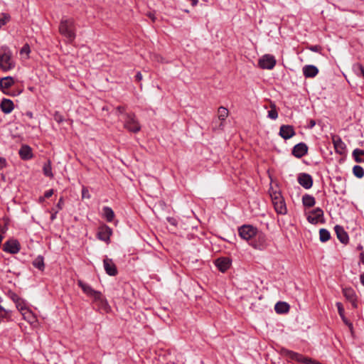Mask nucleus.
<instances>
[{"mask_svg": "<svg viewBox=\"0 0 364 364\" xmlns=\"http://www.w3.org/2000/svg\"><path fill=\"white\" fill-rule=\"evenodd\" d=\"M77 284L81 287L85 294L93 297L95 301L98 302L102 309H106L108 307V303L100 291L94 290L90 285L84 283L82 280H78Z\"/></svg>", "mask_w": 364, "mask_h": 364, "instance_id": "obj_1", "label": "nucleus"}, {"mask_svg": "<svg viewBox=\"0 0 364 364\" xmlns=\"http://www.w3.org/2000/svg\"><path fill=\"white\" fill-rule=\"evenodd\" d=\"M82 197L83 198H90V195L89 193L87 188H86V187H83L82 188Z\"/></svg>", "mask_w": 364, "mask_h": 364, "instance_id": "obj_39", "label": "nucleus"}, {"mask_svg": "<svg viewBox=\"0 0 364 364\" xmlns=\"http://www.w3.org/2000/svg\"><path fill=\"white\" fill-rule=\"evenodd\" d=\"M135 79L136 81L139 82L142 80V75L140 72H138L135 75Z\"/></svg>", "mask_w": 364, "mask_h": 364, "instance_id": "obj_49", "label": "nucleus"}, {"mask_svg": "<svg viewBox=\"0 0 364 364\" xmlns=\"http://www.w3.org/2000/svg\"><path fill=\"white\" fill-rule=\"evenodd\" d=\"M6 165V161L5 159L0 157V169H2Z\"/></svg>", "mask_w": 364, "mask_h": 364, "instance_id": "obj_45", "label": "nucleus"}, {"mask_svg": "<svg viewBox=\"0 0 364 364\" xmlns=\"http://www.w3.org/2000/svg\"><path fill=\"white\" fill-rule=\"evenodd\" d=\"M275 211L280 215H285L287 212L286 203L280 191L271 188L269 190Z\"/></svg>", "mask_w": 364, "mask_h": 364, "instance_id": "obj_2", "label": "nucleus"}, {"mask_svg": "<svg viewBox=\"0 0 364 364\" xmlns=\"http://www.w3.org/2000/svg\"><path fill=\"white\" fill-rule=\"evenodd\" d=\"M14 84V80L12 77L8 76L5 77H2L0 79V87L4 92V93H6L5 92L6 89H9Z\"/></svg>", "mask_w": 364, "mask_h": 364, "instance_id": "obj_23", "label": "nucleus"}, {"mask_svg": "<svg viewBox=\"0 0 364 364\" xmlns=\"http://www.w3.org/2000/svg\"><path fill=\"white\" fill-rule=\"evenodd\" d=\"M323 211L320 208H316L309 213L307 220L311 224H316L320 218L323 217Z\"/></svg>", "mask_w": 364, "mask_h": 364, "instance_id": "obj_13", "label": "nucleus"}, {"mask_svg": "<svg viewBox=\"0 0 364 364\" xmlns=\"http://www.w3.org/2000/svg\"><path fill=\"white\" fill-rule=\"evenodd\" d=\"M14 67L11 60V55L9 52H4L0 54V68L4 71L9 70Z\"/></svg>", "mask_w": 364, "mask_h": 364, "instance_id": "obj_8", "label": "nucleus"}, {"mask_svg": "<svg viewBox=\"0 0 364 364\" xmlns=\"http://www.w3.org/2000/svg\"><path fill=\"white\" fill-rule=\"evenodd\" d=\"M33 265L38 269L39 270L43 271L45 267L44 264V259L43 257L41 255H38L33 261Z\"/></svg>", "mask_w": 364, "mask_h": 364, "instance_id": "obj_29", "label": "nucleus"}, {"mask_svg": "<svg viewBox=\"0 0 364 364\" xmlns=\"http://www.w3.org/2000/svg\"><path fill=\"white\" fill-rule=\"evenodd\" d=\"M5 21L2 18H0V28L5 24Z\"/></svg>", "mask_w": 364, "mask_h": 364, "instance_id": "obj_56", "label": "nucleus"}, {"mask_svg": "<svg viewBox=\"0 0 364 364\" xmlns=\"http://www.w3.org/2000/svg\"><path fill=\"white\" fill-rule=\"evenodd\" d=\"M364 155V150L360 149H355L353 151L352 156L354 160L357 163H364V159L361 158V156Z\"/></svg>", "mask_w": 364, "mask_h": 364, "instance_id": "obj_27", "label": "nucleus"}, {"mask_svg": "<svg viewBox=\"0 0 364 364\" xmlns=\"http://www.w3.org/2000/svg\"><path fill=\"white\" fill-rule=\"evenodd\" d=\"M286 355L291 359L296 360L299 363L314 364V361H313L311 358L304 357L303 355L291 350H287Z\"/></svg>", "mask_w": 364, "mask_h": 364, "instance_id": "obj_9", "label": "nucleus"}, {"mask_svg": "<svg viewBox=\"0 0 364 364\" xmlns=\"http://www.w3.org/2000/svg\"><path fill=\"white\" fill-rule=\"evenodd\" d=\"M9 313V311L4 309L1 306H0V320L5 318Z\"/></svg>", "mask_w": 364, "mask_h": 364, "instance_id": "obj_38", "label": "nucleus"}, {"mask_svg": "<svg viewBox=\"0 0 364 364\" xmlns=\"http://www.w3.org/2000/svg\"><path fill=\"white\" fill-rule=\"evenodd\" d=\"M271 109L268 111V117L272 119H276L278 117V112L276 109V105L274 104H272Z\"/></svg>", "mask_w": 364, "mask_h": 364, "instance_id": "obj_35", "label": "nucleus"}, {"mask_svg": "<svg viewBox=\"0 0 364 364\" xmlns=\"http://www.w3.org/2000/svg\"><path fill=\"white\" fill-rule=\"evenodd\" d=\"M53 194V190L50 189L45 192L44 198H48L51 197Z\"/></svg>", "mask_w": 364, "mask_h": 364, "instance_id": "obj_44", "label": "nucleus"}, {"mask_svg": "<svg viewBox=\"0 0 364 364\" xmlns=\"http://www.w3.org/2000/svg\"><path fill=\"white\" fill-rule=\"evenodd\" d=\"M349 301L351 303V305L354 309L358 308L356 297L353 298L352 300H349Z\"/></svg>", "mask_w": 364, "mask_h": 364, "instance_id": "obj_47", "label": "nucleus"}, {"mask_svg": "<svg viewBox=\"0 0 364 364\" xmlns=\"http://www.w3.org/2000/svg\"><path fill=\"white\" fill-rule=\"evenodd\" d=\"M309 49L310 50L313 51V52H320L321 46H311V47H309Z\"/></svg>", "mask_w": 364, "mask_h": 364, "instance_id": "obj_42", "label": "nucleus"}, {"mask_svg": "<svg viewBox=\"0 0 364 364\" xmlns=\"http://www.w3.org/2000/svg\"><path fill=\"white\" fill-rule=\"evenodd\" d=\"M294 127L291 125H282L279 129V135L284 139H289L295 135Z\"/></svg>", "mask_w": 364, "mask_h": 364, "instance_id": "obj_14", "label": "nucleus"}, {"mask_svg": "<svg viewBox=\"0 0 364 364\" xmlns=\"http://www.w3.org/2000/svg\"><path fill=\"white\" fill-rule=\"evenodd\" d=\"M343 294L348 301L356 297L355 292L352 288H343Z\"/></svg>", "mask_w": 364, "mask_h": 364, "instance_id": "obj_30", "label": "nucleus"}, {"mask_svg": "<svg viewBox=\"0 0 364 364\" xmlns=\"http://www.w3.org/2000/svg\"><path fill=\"white\" fill-rule=\"evenodd\" d=\"M338 239L341 242L346 244L348 242V235L344 228L340 225H336L334 228Z\"/></svg>", "mask_w": 364, "mask_h": 364, "instance_id": "obj_17", "label": "nucleus"}, {"mask_svg": "<svg viewBox=\"0 0 364 364\" xmlns=\"http://www.w3.org/2000/svg\"><path fill=\"white\" fill-rule=\"evenodd\" d=\"M14 303L16 304L17 309L18 311H21L22 315H24L25 313H23V311L27 310L26 304L24 300L23 299H21V297H19L18 299V301H15Z\"/></svg>", "mask_w": 364, "mask_h": 364, "instance_id": "obj_33", "label": "nucleus"}, {"mask_svg": "<svg viewBox=\"0 0 364 364\" xmlns=\"http://www.w3.org/2000/svg\"><path fill=\"white\" fill-rule=\"evenodd\" d=\"M316 125V122L314 119H310L308 127L312 129Z\"/></svg>", "mask_w": 364, "mask_h": 364, "instance_id": "obj_50", "label": "nucleus"}, {"mask_svg": "<svg viewBox=\"0 0 364 364\" xmlns=\"http://www.w3.org/2000/svg\"><path fill=\"white\" fill-rule=\"evenodd\" d=\"M25 115H26V117H28L29 119H32V118H33V113H32L31 112H30V111L26 112L25 113Z\"/></svg>", "mask_w": 364, "mask_h": 364, "instance_id": "obj_52", "label": "nucleus"}, {"mask_svg": "<svg viewBox=\"0 0 364 364\" xmlns=\"http://www.w3.org/2000/svg\"><path fill=\"white\" fill-rule=\"evenodd\" d=\"M0 107L4 113L9 114L14 108V102L11 100L3 99Z\"/></svg>", "mask_w": 364, "mask_h": 364, "instance_id": "obj_22", "label": "nucleus"}, {"mask_svg": "<svg viewBox=\"0 0 364 364\" xmlns=\"http://www.w3.org/2000/svg\"><path fill=\"white\" fill-rule=\"evenodd\" d=\"M302 203L304 206L306 208H311L314 206L316 200L314 196L309 194H305L302 197Z\"/></svg>", "mask_w": 364, "mask_h": 364, "instance_id": "obj_25", "label": "nucleus"}, {"mask_svg": "<svg viewBox=\"0 0 364 364\" xmlns=\"http://www.w3.org/2000/svg\"><path fill=\"white\" fill-rule=\"evenodd\" d=\"M228 113H229V112H228V109H226L225 107H220L218 108V119L221 121V122L219 125L220 128H222V127L223 126V122L225 120V119L228 116Z\"/></svg>", "mask_w": 364, "mask_h": 364, "instance_id": "obj_26", "label": "nucleus"}, {"mask_svg": "<svg viewBox=\"0 0 364 364\" xmlns=\"http://www.w3.org/2000/svg\"><path fill=\"white\" fill-rule=\"evenodd\" d=\"M353 173L354 176L358 178H361L364 176V169L359 165H355L353 166Z\"/></svg>", "mask_w": 364, "mask_h": 364, "instance_id": "obj_34", "label": "nucleus"}, {"mask_svg": "<svg viewBox=\"0 0 364 364\" xmlns=\"http://www.w3.org/2000/svg\"><path fill=\"white\" fill-rule=\"evenodd\" d=\"M26 53L28 54L30 53V48L28 44H26L23 46V48L21 50V53Z\"/></svg>", "mask_w": 364, "mask_h": 364, "instance_id": "obj_41", "label": "nucleus"}, {"mask_svg": "<svg viewBox=\"0 0 364 364\" xmlns=\"http://www.w3.org/2000/svg\"><path fill=\"white\" fill-rule=\"evenodd\" d=\"M336 305L338 309V314L341 316L342 321L348 327L350 332H353V323L345 316L344 308L343 306V304L341 302H337Z\"/></svg>", "mask_w": 364, "mask_h": 364, "instance_id": "obj_16", "label": "nucleus"}, {"mask_svg": "<svg viewBox=\"0 0 364 364\" xmlns=\"http://www.w3.org/2000/svg\"><path fill=\"white\" fill-rule=\"evenodd\" d=\"M54 119L58 123H60L63 121V117L58 112H55V113L54 114Z\"/></svg>", "mask_w": 364, "mask_h": 364, "instance_id": "obj_37", "label": "nucleus"}, {"mask_svg": "<svg viewBox=\"0 0 364 364\" xmlns=\"http://www.w3.org/2000/svg\"><path fill=\"white\" fill-rule=\"evenodd\" d=\"M103 215L107 222H112L114 218V213L111 208L105 206L103 208Z\"/></svg>", "mask_w": 364, "mask_h": 364, "instance_id": "obj_28", "label": "nucleus"}, {"mask_svg": "<svg viewBox=\"0 0 364 364\" xmlns=\"http://www.w3.org/2000/svg\"><path fill=\"white\" fill-rule=\"evenodd\" d=\"M167 220L170 224L174 226L177 225V221L174 218H168Z\"/></svg>", "mask_w": 364, "mask_h": 364, "instance_id": "obj_46", "label": "nucleus"}, {"mask_svg": "<svg viewBox=\"0 0 364 364\" xmlns=\"http://www.w3.org/2000/svg\"><path fill=\"white\" fill-rule=\"evenodd\" d=\"M258 64L262 69L272 70L276 65V59L273 55L266 54L259 60Z\"/></svg>", "mask_w": 364, "mask_h": 364, "instance_id": "obj_6", "label": "nucleus"}, {"mask_svg": "<svg viewBox=\"0 0 364 364\" xmlns=\"http://www.w3.org/2000/svg\"><path fill=\"white\" fill-rule=\"evenodd\" d=\"M117 112H119V114H122L125 112V107H123V106H118L117 108Z\"/></svg>", "mask_w": 364, "mask_h": 364, "instance_id": "obj_48", "label": "nucleus"}, {"mask_svg": "<svg viewBox=\"0 0 364 364\" xmlns=\"http://www.w3.org/2000/svg\"><path fill=\"white\" fill-rule=\"evenodd\" d=\"M307 152H308V146L304 142H301V143L296 144L293 147V149L291 151L292 154L298 159H300L302 156H304V155H306L307 154Z\"/></svg>", "mask_w": 364, "mask_h": 364, "instance_id": "obj_10", "label": "nucleus"}, {"mask_svg": "<svg viewBox=\"0 0 364 364\" xmlns=\"http://www.w3.org/2000/svg\"><path fill=\"white\" fill-rule=\"evenodd\" d=\"M104 268L106 273L109 276L117 274V269L112 259L106 257L103 260Z\"/></svg>", "mask_w": 364, "mask_h": 364, "instance_id": "obj_11", "label": "nucleus"}, {"mask_svg": "<svg viewBox=\"0 0 364 364\" xmlns=\"http://www.w3.org/2000/svg\"><path fill=\"white\" fill-rule=\"evenodd\" d=\"M360 260L364 264V251L360 254Z\"/></svg>", "mask_w": 364, "mask_h": 364, "instance_id": "obj_53", "label": "nucleus"}, {"mask_svg": "<svg viewBox=\"0 0 364 364\" xmlns=\"http://www.w3.org/2000/svg\"><path fill=\"white\" fill-rule=\"evenodd\" d=\"M331 237V234L328 230L321 228L319 231V238L323 242L328 241Z\"/></svg>", "mask_w": 364, "mask_h": 364, "instance_id": "obj_32", "label": "nucleus"}, {"mask_svg": "<svg viewBox=\"0 0 364 364\" xmlns=\"http://www.w3.org/2000/svg\"><path fill=\"white\" fill-rule=\"evenodd\" d=\"M360 279L361 284L364 286V272L360 274Z\"/></svg>", "mask_w": 364, "mask_h": 364, "instance_id": "obj_54", "label": "nucleus"}, {"mask_svg": "<svg viewBox=\"0 0 364 364\" xmlns=\"http://www.w3.org/2000/svg\"><path fill=\"white\" fill-rule=\"evenodd\" d=\"M333 143L336 153L339 154L345 153L346 146L339 136H333Z\"/></svg>", "mask_w": 364, "mask_h": 364, "instance_id": "obj_18", "label": "nucleus"}, {"mask_svg": "<svg viewBox=\"0 0 364 364\" xmlns=\"http://www.w3.org/2000/svg\"><path fill=\"white\" fill-rule=\"evenodd\" d=\"M362 248H363V247H362V246H360V245H359V246L358 247V250H362Z\"/></svg>", "mask_w": 364, "mask_h": 364, "instance_id": "obj_58", "label": "nucleus"}, {"mask_svg": "<svg viewBox=\"0 0 364 364\" xmlns=\"http://www.w3.org/2000/svg\"><path fill=\"white\" fill-rule=\"evenodd\" d=\"M18 154L23 160H28L33 157L32 149L27 145L22 146Z\"/></svg>", "mask_w": 364, "mask_h": 364, "instance_id": "obj_21", "label": "nucleus"}, {"mask_svg": "<svg viewBox=\"0 0 364 364\" xmlns=\"http://www.w3.org/2000/svg\"><path fill=\"white\" fill-rule=\"evenodd\" d=\"M274 310L277 314H285L289 311V305L284 301H279L275 304Z\"/></svg>", "mask_w": 364, "mask_h": 364, "instance_id": "obj_24", "label": "nucleus"}, {"mask_svg": "<svg viewBox=\"0 0 364 364\" xmlns=\"http://www.w3.org/2000/svg\"><path fill=\"white\" fill-rule=\"evenodd\" d=\"M124 127L128 131L134 133H136L140 131L141 127L134 113H127L124 114Z\"/></svg>", "mask_w": 364, "mask_h": 364, "instance_id": "obj_5", "label": "nucleus"}, {"mask_svg": "<svg viewBox=\"0 0 364 364\" xmlns=\"http://www.w3.org/2000/svg\"><path fill=\"white\" fill-rule=\"evenodd\" d=\"M354 68L355 69L359 70L361 73L363 77H364V66H363L360 63H357L356 65H354Z\"/></svg>", "mask_w": 364, "mask_h": 364, "instance_id": "obj_40", "label": "nucleus"}, {"mask_svg": "<svg viewBox=\"0 0 364 364\" xmlns=\"http://www.w3.org/2000/svg\"><path fill=\"white\" fill-rule=\"evenodd\" d=\"M3 238H4L3 236L0 234V243L1 242Z\"/></svg>", "mask_w": 364, "mask_h": 364, "instance_id": "obj_57", "label": "nucleus"}, {"mask_svg": "<svg viewBox=\"0 0 364 364\" xmlns=\"http://www.w3.org/2000/svg\"><path fill=\"white\" fill-rule=\"evenodd\" d=\"M238 233L241 238L245 240H249L257 235H258L259 239L263 240L264 238V235L262 233L258 234L257 229L250 225H244L239 228Z\"/></svg>", "mask_w": 364, "mask_h": 364, "instance_id": "obj_4", "label": "nucleus"}, {"mask_svg": "<svg viewBox=\"0 0 364 364\" xmlns=\"http://www.w3.org/2000/svg\"><path fill=\"white\" fill-rule=\"evenodd\" d=\"M21 250L20 242L17 240L11 239L6 241L3 246V250L6 252L15 255Z\"/></svg>", "mask_w": 364, "mask_h": 364, "instance_id": "obj_7", "label": "nucleus"}, {"mask_svg": "<svg viewBox=\"0 0 364 364\" xmlns=\"http://www.w3.org/2000/svg\"><path fill=\"white\" fill-rule=\"evenodd\" d=\"M215 264L220 272H225L230 268L231 261L228 257H220L215 260Z\"/></svg>", "mask_w": 364, "mask_h": 364, "instance_id": "obj_15", "label": "nucleus"}, {"mask_svg": "<svg viewBox=\"0 0 364 364\" xmlns=\"http://www.w3.org/2000/svg\"><path fill=\"white\" fill-rule=\"evenodd\" d=\"M299 183L305 189L310 188L313 185V179L311 175L308 173H300L298 176Z\"/></svg>", "mask_w": 364, "mask_h": 364, "instance_id": "obj_12", "label": "nucleus"}, {"mask_svg": "<svg viewBox=\"0 0 364 364\" xmlns=\"http://www.w3.org/2000/svg\"><path fill=\"white\" fill-rule=\"evenodd\" d=\"M302 70L306 77H314L318 73V69L312 65H305Z\"/></svg>", "mask_w": 364, "mask_h": 364, "instance_id": "obj_20", "label": "nucleus"}, {"mask_svg": "<svg viewBox=\"0 0 364 364\" xmlns=\"http://www.w3.org/2000/svg\"><path fill=\"white\" fill-rule=\"evenodd\" d=\"M59 32L69 41L75 38L74 20L73 18L62 19L59 26Z\"/></svg>", "mask_w": 364, "mask_h": 364, "instance_id": "obj_3", "label": "nucleus"}, {"mask_svg": "<svg viewBox=\"0 0 364 364\" xmlns=\"http://www.w3.org/2000/svg\"><path fill=\"white\" fill-rule=\"evenodd\" d=\"M149 17L152 20V21H155V16L154 14H151V13H149L148 14Z\"/></svg>", "mask_w": 364, "mask_h": 364, "instance_id": "obj_55", "label": "nucleus"}, {"mask_svg": "<svg viewBox=\"0 0 364 364\" xmlns=\"http://www.w3.org/2000/svg\"><path fill=\"white\" fill-rule=\"evenodd\" d=\"M58 210H55L51 215L50 216V220L52 221H53L55 218H56V215L58 213Z\"/></svg>", "mask_w": 364, "mask_h": 364, "instance_id": "obj_51", "label": "nucleus"}, {"mask_svg": "<svg viewBox=\"0 0 364 364\" xmlns=\"http://www.w3.org/2000/svg\"><path fill=\"white\" fill-rule=\"evenodd\" d=\"M43 173L45 176L48 177H53V174L52 173V167H51V162L50 160H48L43 167Z\"/></svg>", "mask_w": 364, "mask_h": 364, "instance_id": "obj_31", "label": "nucleus"}, {"mask_svg": "<svg viewBox=\"0 0 364 364\" xmlns=\"http://www.w3.org/2000/svg\"><path fill=\"white\" fill-rule=\"evenodd\" d=\"M63 198H60L59 199L58 203L56 205L57 210H61L63 208Z\"/></svg>", "mask_w": 364, "mask_h": 364, "instance_id": "obj_43", "label": "nucleus"}, {"mask_svg": "<svg viewBox=\"0 0 364 364\" xmlns=\"http://www.w3.org/2000/svg\"><path fill=\"white\" fill-rule=\"evenodd\" d=\"M112 235V229L108 226L102 227L97 232L98 238L100 240L107 242Z\"/></svg>", "mask_w": 364, "mask_h": 364, "instance_id": "obj_19", "label": "nucleus"}, {"mask_svg": "<svg viewBox=\"0 0 364 364\" xmlns=\"http://www.w3.org/2000/svg\"><path fill=\"white\" fill-rule=\"evenodd\" d=\"M8 296L14 301H18V299L19 296L14 291H8Z\"/></svg>", "mask_w": 364, "mask_h": 364, "instance_id": "obj_36", "label": "nucleus"}]
</instances>
